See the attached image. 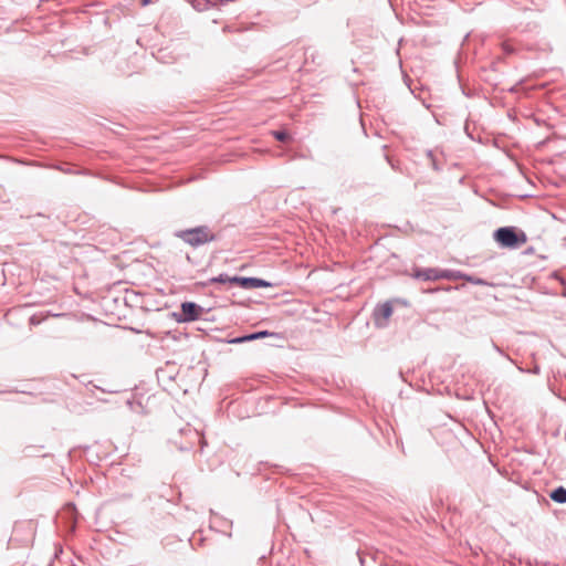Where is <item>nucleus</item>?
<instances>
[{"mask_svg": "<svg viewBox=\"0 0 566 566\" xmlns=\"http://www.w3.org/2000/svg\"><path fill=\"white\" fill-rule=\"evenodd\" d=\"M463 280H465V281L474 284V285H480V286L489 285V283L484 279L476 277V276H473V275H469V274H465V273H464V279Z\"/></svg>", "mask_w": 566, "mask_h": 566, "instance_id": "obj_11", "label": "nucleus"}, {"mask_svg": "<svg viewBox=\"0 0 566 566\" xmlns=\"http://www.w3.org/2000/svg\"><path fill=\"white\" fill-rule=\"evenodd\" d=\"M150 2H151V0H142V1H140V4H142V7H146V6H148Z\"/></svg>", "mask_w": 566, "mask_h": 566, "instance_id": "obj_18", "label": "nucleus"}, {"mask_svg": "<svg viewBox=\"0 0 566 566\" xmlns=\"http://www.w3.org/2000/svg\"><path fill=\"white\" fill-rule=\"evenodd\" d=\"M253 336H254V340L256 339H261V338H264V337H268L270 335H272L270 332L268 331H259V332H254L252 333Z\"/></svg>", "mask_w": 566, "mask_h": 566, "instance_id": "obj_13", "label": "nucleus"}, {"mask_svg": "<svg viewBox=\"0 0 566 566\" xmlns=\"http://www.w3.org/2000/svg\"><path fill=\"white\" fill-rule=\"evenodd\" d=\"M494 348L502 354V350L500 349V347H497L496 345H494Z\"/></svg>", "mask_w": 566, "mask_h": 566, "instance_id": "obj_20", "label": "nucleus"}, {"mask_svg": "<svg viewBox=\"0 0 566 566\" xmlns=\"http://www.w3.org/2000/svg\"><path fill=\"white\" fill-rule=\"evenodd\" d=\"M40 318L36 315H32L29 319L30 325L36 326L40 324Z\"/></svg>", "mask_w": 566, "mask_h": 566, "instance_id": "obj_15", "label": "nucleus"}, {"mask_svg": "<svg viewBox=\"0 0 566 566\" xmlns=\"http://www.w3.org/2000/svg\"><path fill=\"white\" fill-rule=\"evenodd\" d=\"M229 344H242V339H240V336L231 338L227 340Z\"/></svg>", "mask_w": 566, "mask_h": 566, "instance_id": "obj_16", "label": "nucleus"}, {"mask_svg": "<svg viewBox=\"0 0 566 566\" xmlns=\"http://www.w3.org/2000/svg\"><path fill=\"white\" fill-rule=\"evenodd\" d=\"M205 312L206 310L199 304L186 301L180 304V311L175 312L172 316L178 323H189L199 319Z\"/></svg>", "mask_w": 566, "mask_h": 566, "instance_id": "obj_3", "label": "nucleus"}, {"mask_svg": "<svg viewBox=\"0 0 566 566\" xmlns=\"http://www.w3.org/2000/svg\"><path fill=\"white\" fill-rule=\"evenodd\" d=\"M427 156H428V158H430V160H431V159H434V155H433V151H432V150H428V151H427Z\"/></svg>", "mask_w": 566, "mask_h": 566, "instance_id": "obj_19", "label": "nucleus"}, {"mask_svg": "<svg viewBox=\"0 0 566 566\" xmlns=\"http://www.w3.org/2000/svg\"><path fill=\"white\" fill-rule=\"evenodd\" d=\"M386 160L388 161V164H390V165H391V160H390V158H389V157H386Z\"/></svg>", "mask_w": 566, "mask_h": 566, "instance_id": "obj_23", "label": "nucleus"}, {"mask_svg": "<svg viewBox=\"0 0 566 566\" xmlns=\"http://www.w3.org/2000/svg\"><path fill=\"white\" fill-rule=\"evenodd\" d=\"M442 270L433 269V268H427V269H416L413 276L416 279L422 280V281H438L442 280L441 275Z\"/></svg>", "mask_w": 566, "mask_h": 566, "instance_id": "obj_6", "label": "nucleus"}, {"mask_svg": "<svg viewBox=\"0 0 566 566\" xmlns=\"http://www.w3.org/2000/svg\"><path fill=\"white\" fill-rule=\"evenodd\" d=\"M493 239L502 248L517 249L526 243L527 235L523 230L515 227H501L494 231Z\"/></svg>", "mask_w": 566, "mask_h": 566, "instance_id": "obj_2", "label": "nucleus"}, {"mask_svg": "<svg viewBox=\"0 0 566 566\" xmlns=\"http://www.w3.org/2000/svg\"><path fill=\"white\" fill-rule=\"evenodd\" d=\"M440 276L446 280H463L464 273L455 270H442Z\"/></svg>", "mask_w": 566, "mask_h": 566, "instance_id": "obj_10", "label": "nucleus"}, {"mask_svg": "<svg viewBox=\"0 0 566 566\" xmlns=\"http://www.w3.org/2000/svg\"><path fill=\"white\" fill-rule=\"evenodd\" d=\"M272 135L276 140L282 143H286L291 139L290 134L285 130H273Z\"/></svg>", "mask_w": 566, "mask_h": 566, "instance_id": "obj_12", "label": "nucleus"}, {"mask_svg": "<svg viewBox=\"0 0 566 566\" xmlns=\"http://www.w3.org/2000/svg\"><path fill=\"white\" fill-rule=\"evenodd\" d=\"M233 279H234V276H229L227 273H221L217 276L209 279L207 283H203V285L207 286L209 284H214V283H220V284L229 283L231 285H234Z\"/></svg>", "mask_w": 566, "mask_h": 566, "instance_id": "obj_9", "label": "nucleus"}, {"mask_svg": "<svg viewBox=\"0 0 566 566\" xmlns=\"http://www.w3.org/2000/svg\"><path fill=\"white\" fill-rule=\"evenodd\" d=\"M386 160L388 161V164H390V165H391V160H390V158H389V157H386Z\"/></svg>", "mask_w": 566, "mask_h": 566, "instance_id": "obj_21", "label": "nucleus"}, {"mask_svg": "<svg viewBox=\"0 0 566 566\" xmlns=\"http://www.w3.org/2000/svg\"><path fill=\"white\" fill-rule=\"evenodd\" d=\"M234 285L243 290H254L261 287H271L273 284L266 280L252 276H234Z\"/></svg>", "mask_w": 566, "mask_h": 566, "instance_id": "obj_4", "label": "nucleus"}, {"mask_svg": "<svg viewBox=\"0 0 566 566\" xmlns=\"http://www.w3.org/2000/svg\"><path fill=\"white\" fill-rule=\"evenodd\" d=\"M175 237L181 239L190 247L198 248L216 240L214 233L208 226H198L175 232Z\"/></svg>", "mask_w": 566, "mask_h": 566, "instance_id": "obj_1", "label": "nucleus"}, {"mask_svg": "<svg viewBox=\"0 0 566 566\" xmlns=\"http://www.w3.org/2000/svg\"><path fill=\"white\" fill-rule=\"evenodd\" d=\"M188 3L198 12L207 11L219 4L217 0H189Z\"/></svg>", "mask_w": 566, "mask_h": 566, "instance_id": "obj_7", "label": "nucleus"}, {"mask_svg": "<svg viewBox=\"0 0 566 566\" xmlns=\"http://www.w3.org/2000/svg\"><path fill=\"white\" fill-rule=\"evenodd\" d=\"M240 339H242V343L252 342V340H254V336L252 333H250V334L240 336Z\"/></svg>", "mask_w": 566, "mask_h": 566, "instance_id": "obj_14", "label": "nucleus"}, {"mask_svg": "<svg viewBox=\"0 0 566 566\" xmlns=\"http://www.w3.org/2000/svg\"><path fill=\"white\" fill-rule=\"evenodd\" d=\"M394 308L390 302H385L374 310V321L377 327H386L388 318L392 315Z\"/></svg>", "mask_w": 566, "mask_h": 566, "instance_id": "obj_5", "label": "nucleus"}, {"mask_svg": "<svg viewBox=\"0 0 566 566\" xmlns=\"http://www.w3.org/2000/svg\"><path fill=\"white\" fill-rule=\"evenodd\" d=\"M386 160L388 161V164H390V165H391V160H390V158H389V157H386Z\"/></svg>", "mask_w": 566, "mask_h": 566, "instance_id": "obj_22", "label": "nucleus"}, {"mask_svg": "<svg viewBox=\"0 0 566 566\" xmlns=\"http://www.w3.org/2000/svg\"><path fill=\"white\" fill-rule=\"evenodd\" d=\"M431 166L434 170H440V167L438 166L436 158L431 159Z\"/></svg>", "mask_w": 566, "mask_h": 566, "instance_id": "obj_17", "label": "nucleus"}, {"mask_svg": "<svg viewBox=\"0 0 566 566\" xmlns=\"http://www.w3.org/2000/svg\"><path fill=\"white\" fill-rule=\"evenodd\" d=\"M549 497L558 503V504H565L566 503V488L564 486H557L549 493Z\"/></svg>", "mask_w": 566, "mask_h": 566, "instance_id": "obj_8", "label": "nucleus"}]
</instances>
